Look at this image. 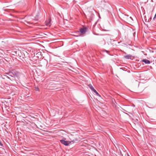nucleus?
Instances as JSON below:
<instances>
[{"label": "nucleus", "instance_id": "8", "mask_svg": "<svg viewBox=\"0 0 156 156\" xmlns=\"http://www.w3.org/2000/svg\"><path fill=\"white\" fill-rule=\"evenodd\" d=\"M35 90L36 91H38L39 90V88L37 87H35Z\"/></svg>", "mask_w": 156, "mask_h": 156}, {"label": "nucleus", "instance_id": "4", "mask_svg": "<svg viewBox=\"0 0 156 156\" xmlns=\"http://www.w3.org/2000/svg\"><path fill=\"white\" fill-rule=\"evenodd\" d=\"M51 19H49L46 22V24L47 26H50L51 25Z\"/></svg>", "mask_w": 156, "mask_h": 156}, {"label": "nucleus", "instance_id": "9", "mask_svg": "<svg viewBox=\"0 0 156 156\" xmlns=\"http://www.w3.org/2000/svg\"><path fill=\"white\" fill-rule=\"evenodd\" d=\"M156 14H155V16H154V17L153 18V20H154L156 18Z\"/></svg>", "mask_w": 156, "mask_h": 156}, {"label": "nucleus", "instance_id": "7", "mask_svg": "<svg viewBox=\"0 0 156 156\" xmlns=\"http://www.w3.org/2000/svg\"><path fill=\"white\" fill-rule=\"evenodd\" d=\"M94 92L95 94H96L98 96H100V95H99V94L98 93V92L96 90H94Z\"/></svg>", "mask_w": 156, "mask_h": 156}, {"label": "nucleus", "instance_id": "5", "mask_svg": "<svg viewBox=\"0 0 156 156\" xmlns=\"http://www.w3.org/2000/svg\"><path fill=\"white\" fill-rule=\"evenodd\" d=\"M132 57V56L130 55H128L124 56V57L127 59H130Z\"/></svg>", "mask_w": 156, "mask_h": 156}, {"label": "nucleus", "instance_id": "3", "mask_svg": "<svg viewBox=\"0 0 156 156\" xmlns=\"http://www.w3.org/2000/svg\"><path fill=\"white\" fill-rule=\"evenodd\" d=\"M142 61L143 62H144L145 64H149L150 63V61L147 59H144Z\"/></svg>", "mask_w": 156, "mask_h": 156}, {"label": "nucleus", "instance_id": "2", "mask_svg": "<svg viewBox=\"0 0 156 156\" xmlns=\"http://www.w3.org/2000/svg\"><path fill=\"white\" fill-rule=\"evenodd\" d=\"M86 31V29L85 28H81L80 30V32L82 34H83Z\"/></svg>", "mask_w": 156, "mask_h": 156}, {"label": "nucleus", "instance_id": "1", "mask_svg": "<svg viewBox=\"0 0 156 156\" xmlns=\"http://www.w3.org/2000/svg\"><path fill=\"white\" fill-rule=\"evenodd\" d=\"M66 138H63L60 140V142L65 146H68L70 144H72L77 140V139H75L73 140L70 139L71 141H66Z\"/></svg>", "mask_w": 156, "mask_h": 156}, {"label": "nucleus", "instance_id": "6", "mask_svg": "<svg viewBox=\"0 0 156 156\" xmlns=\"http://www.w3.org/2000/svg\"><path fill=\"white\" fill-rule=\"evenodd\" d=\"M88 86L90 89L93 92L95 90L94 89L93 86L91 84H89L88 85Z\"/></svg>", "mask_w": 156, "mask_h": 156}]
</instances>
